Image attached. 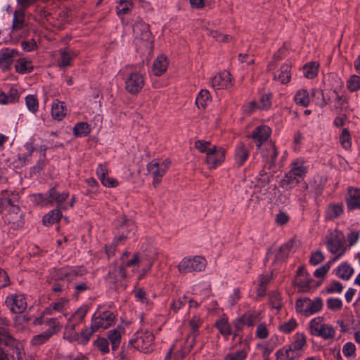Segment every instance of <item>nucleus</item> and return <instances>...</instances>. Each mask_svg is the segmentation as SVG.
<instances>
[{"label": "nucleus", "mask_w": 360, "mask_h": 360, "mask_svg": "<svg viewBox=\"0 0 360 360\" xmlns=\"http://www.w3.org/2000/svg\"><path fill=\"white\" fill-rule=\"evenodd\" d=\"M344 212V205L342 202H333L328 205L325 211L327 220H334L339 218Z\"/></svg>", "instance_id": "29"}, {"label": "nucleus", "mask_w": 360, "mask_h": 360, "mask_svg": "<svg viewBox=\"0 0 360 360\" xmlns=\"http://www.w3.org/2000/svg\"><path fill=\"white\" fill-rule=\"evenodd\" d=\"M290 69L291 67L289 64H283L278 74L274 75L275 79L278 80L282 84L288 83L290 79Z\"/></svg>", "instance_id": "39"}, {"label": "nucleus", "mask_w": 360, "mask_h": 360, "mask_svg": "<svg viewBox=\"0 0 360 360\" xmlns=\"http://www.w3.org/2000/svg\"><path fill=\"white\" fill-rule=\"evenodd\" d=\"M43 323L49 326V328L32 338L30 343L32 346H39L46 342L61 329L60 322L56 318L46 319L43 321Z\"/></svg>", "instance_id": "6"}, {"label": "nucleus", "mask_w": 360, "mask_h": 360, "mask_svg": "<svg viewBox=\"0 0 360 360\" xmlns=\"http://www.w3.org/2000/svg\"><path fill=\"white\" fill-rule=\"evenodd\" d=\"M171 165L169 160L159 161L153 160L147 165L148 172L153 176V185L157 187L161 182L162 176L165 174Z\"/></svg>", "instance_id": "7"}, {"label": "nucleus", "mask_w": 360, "mask_h": 360, "mask_svg": "<svg viewBox=\"0 0 360 360\" xmlns=\"http://www.w3.org/2000/svg\"><path fill=\"white\" fill-rule=\"evenodd\" d=\"M215 326L220 333L226 338L231 334V326L226 319H218L215 323Z\"/></svg>", "instance_id": "47"}, {"label": "nucleus", "mask_w": 360, "mask_h": 360, "mask_svg": "<svg viewBox=\"0 0 360 360\" xmlns=\"http://www.w3.org/2000/svg\"><path fill=\"white\" fill-rule=\"evenodd\" d=\"M5 303L11 312L14 314L22 313L27 307L25 297L20 294H13L8 296Z\"/></svg>", "instance_id": "16"}, {"label": "nucleus", "mask_w": 360, "mask_h": 360, "mask_svg": "<svg viewBox=\"0 0 360 360\" xmlns=\"http://www.w3.org/2000/svg\"><path fill=\"white\" fill-rule=\"evenodd\" d=\"M154 335L149 331H140L135 334V337L129 341L136 349L148 353L152 351Z\"/></svg>", "instance_id": "9"}, {"label": "nucleus", "mask_w": 360, "mask_h": 360, "mask_svg": "<svg viewBox=\"0 0 360 360\" xmlns=\"http://www.w3.org/2000/svg\"><path fill=\"white\" fill-rule=\"evenodd\" d=\"M19 56V52L15 49L4 48L0 50V70L2 72L8 71L15 59Z\"/></svg>", "instance_id": "15"}, {"label": "nucleus", "mask_w": 360, "mask_h": 360, "mask_svg": "<svg viewBox=\"0 0 360 360\" xmlns=\"http://www.w3.org/2000/svg\"><path fill=\"white\" fill-rule=\"evenodd\" d=\"M25 103L27 109L34 113L38 110L39 102L34 95H27L25 97Z\"/></svg>", "instance_id": "61"}, {"label": "nucleus", "mask_w": 360, "mask_h": 360, "mask_svg": "<svg viewBox=\"0 0 360 360\" xmlns=\"http://www.w3.org/2000/svg\"><path fill=\"white\" fill-rule=\"evenodd\" d=\"M120 226V229L125 231L126 234H129V238H131L135 234L136 228L133 221L122 218Z\"/></svg>", "instance_id": "46"}, {"label": "nucleus", "mask_w": 360, "mask_h": 360, "mask_svg": "<svg viewBox=\"0 0 360 360\" xmlns=\"http://www.w3.org/2000/svg\"><path fill=\"white\" fill-rule=\"evenodd\" d=\"M61 210L62 209H60V207H57L56 209H53L49 212L43 217L44 224L46 226H51L58 222L63 216Z\"/></svg>", "instance_id": "35"}, {"label": "nucleus", "mask_w": 360, "mask_h": 360, "mask_svg": "<svg viewBox=\"0 0 360 360\" xmlns=\"http://www.w3.org/2000/svg\"><path fill=\"white\" fill-rule=\"evenodd\" d=\"M300 182V180H298L295 176H292L291 172H288L281 180L280 186L288 190L295 187Z\"/></svg>", "instance_id": "41"}, {"label": "nucleus", "mask_w": 360, "mask_h": 360, "mask_svg": "<svg viewBox=\"0 0 360 360\" xmlns=\"http://www.w3.org/2000/svg\"><path fill=\"white\" fill-rule=\"evenodd\" d=\"M49 202L50 204L56 202L58 207H60L63 210H67L68 207L65 205H62V203L64 202L69 197V192L63 191L59 192L56 188H51L49 191Z\"/></svg>", "instance_id": "28"}, {"label": "nucleus", "mask_w": 360, "mask_h": 360, "mask_svg": "<svg viewBox=\"0 0 360 360\" xmlns=\"http://www.w3.org/2000/svg\"><path fill=\"white\" fill-rule=\"evenodd\" d=\"M89 309V307L87 304H83L78 308L75 313L68 319L65 328L70 330L74 331L76 327L84 321Z\"/></svg>", "instance_id": "18"}, {"label": "nucleus", "mask_w": 360, "mask_h": 360, "mask_svg": "<svg viewBox=\"0 0 360 360\" xmlns=\"http://www.w3.org/2000/svg\"><path fill=\"white\" fill-rule=\"evenodd\" d=\"M269 303L272 308L280 309L282 306L281 296L278 292H271L269 293Z\"/></svg>", "instance_id": "63"}, {"label": "nucleus", "mask_w": 360, "mask_h": 360, "mask_svg": "<svg viewBox=\"0 0 360 360\" xmlns=\"http://www.w3.org/2000/svg\"><path fill=\"white\" fill-rule=\"evenodd\" d=\"M327 307L331 311H338L342 307V301L338 297H330L326 300Z\"/></svg>", "instance_id": "64"}, {"label": "nucleus", "mask_w": 360, "mask_h": 360, "mask_svg": "<svg viewBox=\"0 0 360 360\" xmlns=\"http://www.w3.org/2000/svg\"><path fill=\"white\" fill-rule=\"evenodd\" d=\"M205 266L206 261L203 257L200 256L186 257L179 262L178 270L181 274H188L193 271H202Z\"/></svg>", "instance_id": "8"}, {"label": "nucleus", "mask_w": 360, "mask_h": 360, "mask_svg": "<svg viewBox=\"0 0 360 360\" xmlns=\"http://www.w3.org/2000/svg\"><path fill=\"white\" fill-rule=\"evenodd\" d=\"M297 327V323L296 320L292 318L288 321L280 324L278 326V330L285 334H289Z\"/></svg>", "instance_id": "55"}, {"label": "nucleus", "mask_w": 360, "mask_h": 360, "mask_svg": "<svg viewBox=\"0 0 360 360\" xmlns=\"http://www.w3.org/2000/svg\"><path fill=\"white\" fill-rule=\"evenodd\" d=\"M60 58L58 65L60 68H65L70 65L72 58L75 56L74 53L68 51L65 49H60Z\"/></svg>", "instance_id": "49"}, {"label": "nucleus", "mask_w": 360, "mask_h": 360, "mask_svg": "<svg viewBox=\"0 0 360 360\" xmlns=\"http://www.w3.org/2000/svg\"><path fill=\"white\" fill-rule=\"evenodd\" d=\"M96 172L98 178L104 186L115 188L118 185V181L115 179L108 176V170L106 165L100 164Z\"/></svg>", "instance_id": "23"}, {"label": "nucleus", "mask_w": 360, "mask_h": 360, "mask_svg": "<svg viewBox=\"0 0 360 360\" xmlns=\"http://www.w3.org/2000/svg\"><path fill=\"white\" fill-rule=\"evenodd\" d=\"M262 156L269 168L274 166L278 156V151L275 145L271 142L267 143L262 150Z\"/></svg>", "instance_id": "25"}, {"label": "nucleus", "mask_w": 360, "mask_h": 360, "mask_svg": "<svg viewBox=\"0 0 360 360\" xmlns=\"http://www.w3.org/2000/svg\"><path fill=\"white\" fill-rule=\"evenodd\" d=\"M125 89L131 95L141 92L145 85V76L139 72L129 73L124 80Z\"/></svg>", "instance_id": "11"}, {"label": "nucleus", "mask_w": 360, "mask_h": 360, "mask_svg": "<svg viewBox=\"0 0 360 360\" xmlns=\"http://www.w3.org/2000/svg\"><path fill=\"white\" fill-rule=\"evenodd\" d=\"M133 32L136 38L143 41H150L152 34L150 31L149 25L138 18L133 25Z\"/></svg>", "instance_id": "20"}, {"label": "nucleus", "mask_w": 360, "mask_h": 360, "mask_svg": "<svg viewBox=\"0 0 360 360\" xmlns=\"http://www.w3.org/2000/svg\"><path fill=\"white\" fill-rule=\"evenodd\" d=\"M292 176H295L300 181L304 179L307 172V167L304 165V162L300 160H296L291 163V168L289 171Z\"/></svg>", "instance_id": "33"}, {"label": "nucleus", "mask_w": 360, "mask_h": 360, "mask_svg": "<svg viewBox=\"0 0 360 360\" xmlns=\"http://www.w3.org/2000/svg\"><path fill=\"white\" fill-rule=\"evenodd\" d=\"M69 304V300L65 297H60L56 300L54 302H52L51 304L56 312H60L63 314V316H67V306Z\"/></svg>", "instance_id": "44"}, {"label": "nucleus", "mask_w": 360, "mask_h": 360, "mask_svg": "<svg viewBox=\"0 0 360 360\" xmlns=\"http://www.w3.org/2000/svg\"><path fill=\"white\" fill-rule=\"evenodd\" d=\"M115 319V316L110 311L105 310L101 313L96 311L91 317V323L97 330L106 329L114 323Z\"/></svg>", "instance_id": "13"}, {"label": "nucleus", "mask_w": 360, "mask_h": 360, "mask_svg": "<svg viewBox=\"0 0 360 360\" xmlns=\"http://www.w3.org/2000/svg\"><path fill=\"white\" fill-rule=\"evenodd\" d=\"M27 29L25 11L22 8L16 9L13 13L12 25L9 34L11 39L18 41L20 38L25 37L27 34Z\"/></svg>", "instance_id": "4"}, {"label": "nucleus", "mask_w": 360, "mask_h": 360, "mask_svg": "<svg viewBox=\"0 0 360 360\" xmlns=\"http://www.w3.org/2000/svg\"><path fill=\"white\" fill-rule=\"evenodd\" d=\"M345 202L349 211L360 210V188L349 187L345 195Z\"/></svg>", "instance_id": "19"}, {"label": "nucleus", "mask_w": 360, "mask_h": 360, "mask_svg": "<svg viewBox=\"0 0 360 360\" xmlns=\"http://www.w3.org/2000/svg\"><path fill=\"white\" fill-rule=\"evenodd\" d=\"M325 244L328 252L333 255L330 259L331 262H337L347 250L345 235L337 229L330 231L326 235Z\"/></svg>", "instance_id": "2"}, {"label": "nucleus", "mask_w": 360, "mask_h": 360, "mask_svg": "<svg viewBox=\"0 0 360 360\" xmlns=\"http://www.w3.org/2000/svg\"><path fill=\"white\" fill-rule=\"evenodd\" d=\"M271 132V129L266 125L258 126L252 131V138L258 148L267 141Z\"/></svg>", "instance_id": "24"}, {"label": "nucleus", "mask_w": 360, "mask_h": 360, "mask_svg": "<svg viewBox=\"0 0 360 360\" xmlns=\"http://www.w3.org/2000/svg\"><path fill=\"white\" fill-rule=\"evenodd\" d=\"M294 285L297 287L299 292H309L316 289L321 285V282L315 281L309 275L302 278H295Z\"/></svg>", "instance_id": "22"}, {"label": "nucleus", "mask_w": 360, "mask_h": 360, "mask_svg": "<svg viewBox=\"0 0 360 360\" xmlns=\"http://www.w3.org/2000/svg\"><path fill=\"white\" fill-rule=\"evenodd\" d=\"M246 326H253L255 324L259 321L260 312L257 311H249L242 315Z\"/></svg>", "instance_id": "51"}, {"label": "nucleus", "mask_w": 360, "mask_h": 360, "mask_svg": "<svg viewBox=\"0 0 360 360\" xmlns=\"http://www.w3.org/2000/svg\"><path fill=\"white\" fill-rule=\"evenodd\" d=\"M202 321L198 316H193L192 319L189 321L188 325L191 328V332L189 334H193L194 335H198L199 334V328L202 325Z\"/></svg>", "instance_id": "57"}, {"label": "nucleus", "mask_w": 360, "mask_h": 360, "mask_svg": "<svg viewBox=\"0 0 360 360\" xmlns=\"http://www.w3.org/2000/svg\"><path fill=\"white\" fill-rule=\"evenodd\" d=\"M318 65L315 63H309L304 66V75L305 77L312 79L317 75Z\"/></svg>", "instance_id": "62"}, {"label": "nucleus", "mask_w": 360, "mask_h": 360, "mask_svg": "<svg viewBox=\"0 0 360 360\" xmlns=\"http://www.w3.org/2000/svg\"><path fill=\"white\" fill-rule=\"evenodd\" d=\"M94 345L96 347L99 351L103 354H105L109 352V342L108 340L105 338L98 337L94 342Z\"/></svg>", "instance_id": "58"}, {"label": "nucleus", "mask_w": 360, "mask_h": 360, "mask_svg": "<svg viewBox=\"0 0 360 360\" xmlns=\"http://www.w3.org/2000/svg\"><path fill=\"white\" fill-rule=\"evenodd\" d=\"M90 132V127L86 122H79L73 128V133L76 136H86Z\"/></svg>", "instance_id": "52"}, {"label": "nucleus", "mask_w": 360, "mask_h": 360, "mask_svg": "<svg viewBox=\"0 0 360 360\" xmlns=\"http://www.w3.org/2000/svg\"><path fill=\"white\" fill-rule=\"evenodd\" d=\"M87 273L83 266H65L59 269H53L52 272V287L55 292L65 291L69 288V284L78 276H82Z\"/></svg>", "instance_id": "1"}, {"label": "nucleus", "mask_w": 360, "mask_h": 360, "mask_svg": "<svg viewBox=\"0 0 360 360\" xmlns=\"http://www.w3.org/2000/svg\"><path fill=\"white\" fill-rule=\"evenodd\" d=\"M9 324L10 321L7 318L0 316V344L13 347H18L17 341L8 330Z\"/></svg>", "instance_id": "17"}, {"label": "nucleus", "mask_w": 360, "mask_h": 360, "mask_svg": "<svg viewBox=\"0 0 360 360\" xmlns=\"http://www.w3.org/2000/svg\"><path fill=\"white\" fill-rule=\"evenodd\" d=\"M15 71L21 75L30 73L34 68L30 60L25 58H21L16 60L15 65Z\"/></svg>", "instance_id": "34"}, {"label": "nucleus", "mask_w": 360, "mask_h": 360, "mask_svg": "<svg viewBox=\"0 0 360 360\" xmlns=\"http://www.w3.org/2000/svg\"><path fill=\"white\" fill-rule=\"evenodd\" d=\"M210 101V92L206 89H202L195 98V103L198 108H205Z\"/></svg>", "instance_id": "43"}, {"label": "nucleus", "mask_w": 360, "mask_h": 360, "mask_svg": "<svg viewBox=\"0 0 360 360\" xmlns=\"http://www.w3.org/2000/svg\"><path fill=\"white\" fill-rule=\"evenodd\" d=\"M295 101L297 104L307 107L310 102L309 94L305 89L299 90L295 96Z\"/></svg>", "instance_id": "50"}, {"label": "nucleus", "mask_w": 360, "mask_h": 360, "mask_svg": "<svg viewBox=\"0 0 360 360\" xmlns=\"http://www.w3.org/2000/svg\"><path fill=\"white\" fill-rule=\"evenodd\" d=\"M316 336L324 340H333L335 336V330L332 326L323 323Z\"/></svg>", "instance_id": "48"}, {"label": "nucleus", "mask_w": 360, "mask_h": 360, "mask_svg": "<svg viewBox=\"0 0 360 360\" xmlns=\"http://www.w3.org/2000/svg\"><path fill=\"white\" fill-rule=\"evenodd\" d=\"M66 115V109L64 103L56 101L53 103L51 106L52 117L58 121H60Z\"/></svg>", "instance_id": "36"}, {"label": "nucleus", "mask_w": 360, "mask_h": 360, "mask_svg": "<svg viewBox=\"0 0 360 360\" xmlns=\"http://www.w3.org/2000/svg\"><path fill=\"white\" fill-rule=\"evenodd\" d=\"M19 202L13 203L4 215V220L14 229L22 228L25 224L24 212L19 206Z\"/></svg>", "instance_id": "10"}, {"label": "nucleus", "mask_w": 360, "mask_h": 360, "mask_svg": "<svg viewBox=\"0 0 360 360\" xmlns=\"http://www.w3.org/2000/svg\"><path fill=\"white\" fill-rule=\"evenodd\" d=\"M322 97V102L321 107L323 108L330 102H333V105L331 110L334 111L338 115H341L343 112L346 111L348 108V101L345 96L340 95L335 89H332L328 92V98L326 99L322 91H317Z\"/></svg>", "instance_id": "5"}, {"label": "nucleus", "mask_w": 360, "mask_h": 360, "mask_svg": "<svg viewBox=\"0 0 360 360\" xmlns=\"http://www.w3.org/2000/svg\"><path fill=\"white\" fill-rule=\"evenodd\" d=\"M188 302V297L184 295L179 297L178 299L172 300L170 304V309L174 313H177L183 307L186 305Z\"/></svg>", "instance_id": "60"}, {"label": "nucleus", "mask_w": 360, "mask_h": 360, "mask_svg": "<svg viewBox=\"0 0 360 360\" xmlns=\"http://www.w3.org/2000/svg\"><path fill=\"white\" fill-rule=\"evenodd\" d=\"M167 58L165 55L158 56L153 61L152 72L155 76L162 75L168 67Z\"/></svg>", "instance_id": "30"}, {"label": "nucleus", "mask_w": 360, "mask_h": 360, "mask_svg": "<svg viewBox=\"0 0 360 360\" xmlns=\"http://www.w3.org/2000/svg\"><path fill=\"white\" fill-rule=\"evenodd\" d=\"M323 318L321 316L316 317L311 319L309 322V332L311 335L316 336L321 328L323 325Z\"/></svg>", "instance_id": "53"}, {"label": "nucleus", "mask_w": 360, "mask_h": 360, "mask_svg": "<svg viewBox=\"0 0 360 360\" xmlns=\"http://www.w3.org/2000/svg\"><path fill=\"white\" fill-rule=\"evenodd\" d=\"M33 203L37 205L46 206L50 204L49 193L47 194L36 193L32 196Z\"/></svg>", "instance_id": "59"}, {"label": "nucleus", "mask_w": 360, "mask_h": 360, "mask_svg": "<svg viewBox=\"0 0 360 360\" xmlns=\"http://www.w3.org/2000/svg\"><path fill=\"white\" fill-rule=\"evenodd\" d=\"M108 338L111 343L112 350L116 351L121 342L120 333L116 329L111 330L108 331Z\"/></svg>", "instance_id": "45"}, {"label": "nucleus", "mask_w": 360, "mask_h": 360, "mask_svg": "<svg viewBox=\"0 0 360 360\" xmlns=\"http://www.w3.org/2000/svg\"><path fill=\"white\" fill-rule=\"evenodd\" d=\"M293 240H288L287 243L282 245L278 250V253L275 256V260L284 261L289 256V253L292 249Z\"/></svg>", "instance_id": "40"}, {"label": "nucleus", "mask_w": 360, "mask_h": 360, "mask_svg": "<svg viewBox=\"0 0 360 360\" xmlns=\"http://www.w3.org/2000/svg\"><path fill=\"white\" fill-rule=\"evenodd\" d=\"M275 355L276 360H295L298 357L297 354L295 353L290 347L278 349Z\"/></svg>", "instance_id": "38"}, {"label": "nucleus", "mask_w": 360, "mask_h": 360, "mask_svg": "<svg viewBox=\"0 0 360 360\" xmlns=\"http://www.w3.org/2000/svg\"><path fill=\"white\" fill-rule=\"evenodd\" d=\"M155 259V255L146 256V255H139V254H134L131 259L127 262L122 261V265L124 266L125 269L132 266H143L141 270L142 274L139 276V279H141L145 274L150 270Z\"/></svg>", "instance_id": "12"}, {"label": "nucleus", "mask_w": 360, "mask_h": 360, "mask_svg": "<svg viewBox=\"0 0 360 360\" xmlns=\"http://www.w3.org/2000/svg\"><path fill=\"white\" fill-rule=\"evenodd\" d=\"M335 274L340 278L348 281L354 273V269L347 262L341 263L335 270Z\"/></svg>", "instance_id": "32"}, {"label": "nucleus", "mask_w": 360, "mask_h": 360, "mask_svg": "<svg viewBox=\"0 0 360 360\" xmlns=\"http://www.w3.org/2000/svg\"><path fill=\"white\" fill-rule=\"evenodd\" d=\"M340 143L341 146L345 150H348L351 148V136L349 130L346 128L342 129L340 135Z\"/></svg>", "instance_id": "56"}, {"label": "nucleus", "mask_w": 360, "mask_h": 360, "mask_svg": "<svg viewBox=\"0 0 360 360\" xmlns=\"http://www.w3.org/2000/svg\"><path fill=\"white\" fill-rule=\"evenodd\" d=\"M294 342L289 346L292 350L300 356V351L306 345V336L304 333H297L294 335Z\"/></svg>", "instance_id": "37"}, {"label": "nucleus", "mask_w": 360, "mask_h": 360, "mask_svg": "<svg viewBox=\"0 0 360 360\" xmlns=\"http://www.w3.org/2000/svg\"><path fill=\"white\" fill-rule=\"evenodd\" d=\"M347 89L350 92L357 91L360 89V76L353 75L347 81Z\"/></svg>", "instance_id": "54"}, {"label": "nucleus", "mask_w": 360, "mask_h": 360, "mask_svg": "<svg viewBox=\"0 0 360 360\" xmlns=\"http://www.w3.org/2000/svg\"><path fill=\"white\" fill-rule=\"evenodd\" d=\"M250 155L248 148L242 143H239L235 150V163L238 167L242 166Z\"/></svg>", "instance_id": "31"}, {"label": "nucleus", "mask_w": 360, "mask_h": 360, "mask_svg": "<svg viewBox=\"0 0 360 360\" xmlns=\"http://www.w3.org/2000/svg\"><path fill=\"white\" fill-rule=\"evenodd\" d=\"M132 0H120L116 7L117 14L119 16L129 13L133 8Z\"/></svg>", "instance_id": "42"}, {"label": "nucleus", "mask_w": 360, "mask_h": 360, "mask_svg": "<svg viewBox=\"0 0 360 360\" xmlns=\"http://www.w3.org/2000/svg\"><path fill=\"white\" fill-rule=\"evenodd\" d=\"M225 150L222 147L212 146L206 155L205 162L210 169H215L224 161Z\"/></svg>", "instance_id": "14"}, {"label": "nucleus", "mask_w": 360, "mask_h": 360, "mask_svg": "<svg viewBox=\"0 0 360 360\" xmlns=\"http://www.w3.org/2000/svg\"><path fill=\"white\" fill-rule=\"evenodd\" d=\"M127 271L124 266L122 264L117 266H114L112 269L110 270L106 276V280L113 285H116L127 278Z\"/></svg>", "instance_id": "27"}, {"label": "nucleus", "mask_w": 360, "mask_h": 360, "mask_svg": "<svg viewBox=\"0 0 360 360\" xmlns=\"http://www.w3.org/2000/svg\"><path fill=\"white\" fill-rule=\"evenodd\" d=\"M323 307V300L319 297L313 300L309 297L300 298L295 301V304L296 312L307 317L319 313Z\"/></svg>", "instance_id": "3"}, {"label": "nucleus", "mask_w": 360, "mask_h": 360, "mask_svg": "<svg viewBox=\"0 0 360 360\" xmlns=\"http://www.w3.org/2000/svg\"><path fill=\"white\" fill-rule=\"evenodd\" d=\"M19 200L20 197L17 193L8 191L2 193L0 196V214L7 212L10 206Z\"/></svg>", "instance_id": "26"}, {"label": "nucleus", "mask_w": 360, "mask_h": 360, "mask_svg": "<svg viewBox=\"0 0 360 360\" xmlns=\"http://www.w3.org/2000/svg\"><path fill=\"white\" fill-rule=\"evenodd\" d=\"M211 85L215 89H228L232 86L231 74L226 70L219 72L212 79Z\"/></svg>", "instance_id": "21"}]
</instances>
